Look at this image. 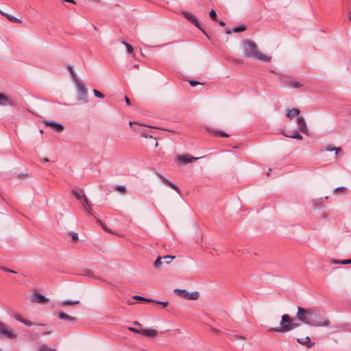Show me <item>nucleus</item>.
Instances as JSON below:
<instances>
[{
    "label": "nucleus",
    "mask_w": 351,
    "mask_h": 351,
    "mask_svg": "<svg viewBox=\"0 0 351 351\" xmlns=\"http://www.w3.org/2000/svg\"><path fill=\"white\" fill-rule=\"evenodd\" d=\"M199 158H195L191 155L186 154L184 155H179L177 156V159L180 161L182 163L186 165L189 162H193L197 160Z\"/></svg>",
    "instance_id": "9"
},
{
    "label": "nucleus",
    "mask_w": 351,
    "mask_h": 351,
    "mask_svg": "<svg viewBox=\"0 0 351 351\" xmlns=\"http://www.w3.org/2000/svg\"><path fill=\"white\" fill-rule=\"evenodd\" d=\"M297 123L299 127V130L303 134H308V128L306 124V121L303 117H299L297 119Z\"/></svg>",
    "instance_id": "11"
},
{
    "label": "nucleus",
    "mask_w": 351,
    "mask_h": 351,
    "mask_svg": "<svg viewBox=\"0 0 351 351\" xmlns=\"http://www.w3.org/2000/svg\"><path fill=\"white\" fill-rule=\"evenodd\" d=\"M300 114V110L297 108H293L291 110H289L287 112V116L290 119H292L295 117L298 116Z\"/></svg>",
    "instance_id": "21"
},
{
    "label": "nucleus",
    "mask_w": 351,
    "mask_h": 351,
    "mask_svg": "<svg viewBox=\"0 0 351 351\" xmlns=\"http://www.w3.org/2000/svg\"><path fill=\"white\" fill-rule=\"evenodd\" d=\"M130 331H132L134 332H136V333H140L141 334V330H138V329H136L135 328H129Z\"/></svg>",
    "instance_id": "44"
},
{
    "label": "nucleus",
    "mask_w": 351,
    "mask_h": 351,
    "mask_svg": "<svg viewBox=\"0 0 351 351\" xmlns=\"http://www.w3.org/2000/svg\"><path fill=\"white\" fill-rule=\"evenodd\" d=\"M79 303H80V302L78 300H75V301L64 300L62 302V306H73V305L78 304Z\"/></svg>",
    "instance_id": "26"
},
{
    "label": "nucleus",
    "mask_w": 351,
    "mask_h": 351,
    "mask_svg": "<svg viewBox=\"0 0 351 351\" xmlns=\"http://www.w3.org/2000/svg\"><path fill=\"white\" fill-rule=\"evenodd\" d=\"M333 150H335L336 152V154H337L340 151V148L339 147H334Z\"/></svg>",
    "instance_id": "48"
},
{
    "label": "nucleus",
    "mask_w": 351,
    "mask_h": 351,
    "mask_svg": "<svg viewBox=\"0 0 351 351\" xmlns=\"http://www.w3.org/2000/svg\"><path fill=\"white\" fill-rule=\"evenodd\" d=\"M72 239H73V241L77 240L78 239L77 234L75 233V232L72 233Z\"/></svg>",
    "instance_id": "45"
},
{
    "label": "nucleus",
    "mask_w": 351,
    "mask_h": 351,
    "mask_svg": "<svg viewBox=\"0 0 351 351\" xmlns=\"http://www.w3.org/2000/svg\"><path fill=\"white\" fill-rule=\"evenodd\" d=\"M0 336L9 339H14L16 338L17 335L12 330L8 328L4 323L1 322L0 323Z\"/></svg>",
    "instance_id": "5"
},
{
    "label": "nucleus",
    "mask_w": 351,
    "mask_h": 351,
    "mask_svg": "<svg viewBox=\"0 0 351 351\" xmlns=\"http://www.w3.org/2000/svg\"><path fill=\"white\" fill-rule=\"evenodd\" d=\"M45 160V162H48V161H49V160H48L47 158H45V160Z\"/></svg>",
    "instance_id": "53"
},
{
    "label": "nucleus",
    "mask_w": 351,
    "mask_h": 351,
    "mask_svg": "<svg viewBox=\"0 0 351 351\" xmlns=\"http://www.w3.org/2000/svg\"><path fill=\"white\" fill-rule=\"evenodd\" d=\"M244 55L247 58H253L265 62H269L271 57L267 56L258 50L257 45L252 40H245L243 44Z\"/></svg>",
    "instance_id": "2"
},
{
    "label": "nucleus",
    "mask_w": 351,
    "mask_h": 351,
    "mask_svg": "<svg viewBox=\"0 0 351 351\" xmlns=\"http://www.w3.org/2000/svg\"><path fill=\"white\" fill-rule=\"evenodd\" d=\"M68 70H69V71L70 74L71 75V76H72V77H73V80H75V81H76V82H77V75H76L75 72V71H74V70H73V66H68Z\"/></svg>",
    "instance_id": "28"
},
{
    "label": "nucleus",
    "mask_w": 351,
    "mask_h": 351,
    "mask_svg": "<svg viewBox=\"0 0 351 351\" xmlns=\"http://www.w3.org/2000/svg\"><path fill=\"white\" fill-rule=\"evenodd\" d=\"M297 341L300 344L305 346L308 348H312L315 344V343L311 341L309 337H306L305 338H298L297 339Z\"/></svg>",
    "instance_id": "15"
},
{
    "label": "nucleus",
    "mask_w": 351,
    "mask_h": 351,
    "mask_svg": "<svg viewBox=\"0 0 351 351\" xmlns=\"http://www.w3.org/2000/svg\"><path fill=\"white\" fill-rule=\"evenodd\" d=\"M175 292L181 298H186L189 300V293L184 289H176Z\"/></svg>",
    "instance_id": "22"
},
{
    "label": "nucleus",
    "mask_w": 351,
    "mask_h": 351,
    "mask_svg": "<svg viewBox=\"0 0 351 351\" xmlns=\"http://www.w3.org/2000/svg\"><path fill=\"white\" fill-rule=\"evenodd\" d=\"M114 188H115V190L119 192H121L123 193H125L126 192V188L124 186L116 185Z\"/></svg>",
    "instance_id": "33"
},
{
    "label": "nucleus",
    "mask_w": 351,
    "mask_h": 351,
    "mask_svg": "<svg viewBox=\"0 0 351 351\" xmlns=\"http://www.w3.org/2000/svg\"><path fill=\"white\" fill-rule=\"evenodd\" d=\"M326 151H333V148L326 147Z\"/></svg>",
    "instance_id": "51"
},
{
    "label": "nucleus",
    "mask_w": 351,
    "mask_h": 351,
    "mask_svg": "<svg viewBox=\"0 0 351 351\" xmlns=\"http://www.w3.org/2000/svg\"><path fill=\"white\" fill-rule=\"evenodd\" d=\"M77 97L78 99L80 101H86V96H87V92L86 88L84 84L77 81Z\"/></svg>",
    "instance_id": "7"
},
{
    "label": "nucleus",
    "mask_w": 351,
    "mask_h": 351,
    "mask_svg": "<svg viewBox=\"0 0 351 351\" xmlns=\"http://www.w3.org/2000/svg\"><path fill=\"white\" fill-rule=\"evenodd\" d=\"M344 190V188L343 187H338V188H336L335 189V191H343Z\"/></svg>",
    "instance_id": "49"
},
{
    "label": "nucleus",
    "mask_w": 351,
    "mask_h": 351,
    "mask_svg": "<svg viewBox=\"0 0 351 351\" xmlns=\"http://www.w3.org/2000/svg\"><path fill=\"white\" fill-rule=\"evenodd\" d=\"M0 105L1 106H14V101L10 99L6 95L0 93Z\"/></svg>",
    "instance_id": "12"
},
{
    "label": "nucleus",
    "mask_w": 351,
    "mask_h": 351,
    "mask_svg": "<svg viewBox=\"0 0 351 351\" xmlns=\"http://www.w3.org/2000/svg\"><path fill=\"white\" fill-rule=\"evenodd\" d=\"M182 14L188 21H189L192 24H193L195 27H197L202 32H204L206 35V36L208 38H210L209 36L206 34V32L202 29L196 16H195L194 15L191 14V13H189L188 12H183Z\"/></svg>",
    "instance_id": "6"
},
{
    "label": "nucleus",
    "mask_w": 351,
    "mask_h": 351,
    "mask_svg": "<svg viewBox=\"0 0 351 351\" xmlns=\"http://www.w3.org/2000/svg\"><path fill=\"white\" fill-rule=\"evenodd\" d=\"M239 338L241 339H246V338L243 336H239Z\"/></svg>",
    "instance_id": "52"
},
{
    "label": "nucleus",
    "mask_w": 351,
    "mask_h": 351,
    "mask_svg": "<svg viewBox=\"0 0 351 351\" xmlns=\"http://www.w3.org/2000/svg\"><path fill=\"white\" fill-rule=\"evenodd\" d=\"M14 317H15V319H16V320L19 321L20 322H22V320H23V317H21V315H18V314H17V315H15Z\"/></svg>",
    "instance_id": "43"
},
{
    "label": "nucleus",
    "mask_w": 351,
    "mask_h": 351,
    "mask_svg": "<svg viewBox=\"0 0 351 351\" xmlns=\"http://www.w3.org/2000/svg\"><path fill=\"white\" fill-rule=\"evenodd\" d=\"M141 334L148 337H155L158 335V332L155 329H143L141 330Z\"/></svg>",
    "instance_id": "16"
},
{
    "label": "nucleus",
    "mask_w": 351,
    "mask_h": 351,
    "mask_svg": "<svg viewBox=\"0 0 351 351\" xmlns=\"http://www.w3.org/2000/svg\"><path fill=\"white\" fill-rule=\"evenodd\" d=\"M125 101L126 104L128 106H130L131 105V101H130V99L127 96L125 97Z\"/></svg>",
    "instance_id": "46"
},
{
    "label": "nucleus",
    "mask_w": 351,
    "mask_h": 351,
    "mask_svg": "<svg viewBox=\"0 0 351 351\" xmlns=\"http://www.w3.org/2000/svg\"><path fill=\"white\" fill-rule=\"evenodd\" d=\"M58 317L61 319L69 321V322H73L77 319L76 317L70 316L63 312L58 313Z\"/></svg>",
    "instance_id": "19"
},
{
    "label": "nucleus",
    "mask_w": 351,
    "mask_h": 351,
    "mask_svg": "<svg viewBox=\"0 0 351 351\" xmlns=\"http://www.w3.org/2000/svg\"><path fill=\"white\" fill-rule=\"evenodd\" d=\"M158 176H159L160 179L161 180V181L164 184H167L168 186L171 187V189L175 190L176 192L180 193V189L178 188V186L176 184H173V182H171V181L167 180L166 178H165L161 174L158 175Z\"/></svg>",
    "instance_id": "13"
},
{
    "label": "nucleus",
    "mask_w": 351,
    "mask_h": 351,
    "mask_svg": "<svg viewBox=\"0 0 351 351\" xmlns=\"http://www.w3.org/2000/svg\"><path fill=\"white\" fill-rule=\"evenodd\" d=\"M211 133L214 136H220V137H228L229 136V135L228 134H226V132L219 131V130L212 131Z\"/></svg>",
    "instance_id": "24"
},
{
    "label": "nucleus",
    "mask_w": 351,
    "mask_h": 351,
    "mask_svg": "<svg viewBox=\"0 0 351 351\" xmlns=\"http://www.w3.org/2000/svg\"><path fill=\"white\" fill-rule=\"evenodd\" d=\"M39 350L40 351H55L54 349H51V348H49L48 346H47L46 345H43L42 346H40Z\"/></svg>",
    "instance_id": "37"
},
{
    "label": "nucleus",
    "mask_w": 351,
    "mask_h": 351,
    "mask_svg": "<svg viewBox=\"0 0 351 351\" xmlns=\"http://www.w3.org/2000/svg\"><path fill=\"white\" fill-rule=\"evenodd\" d=\"M158 176H159L160 179L161 180V181L164 184H167L168 186L171 187V189L175 190L176 192L180 193V189L178 188V186L176 184H173V182H171V181L167 180L166 178H165L161 174L158 175Z\"/></svg>",
    "instance_id": "14"
},
{
    "label": "nucleus",
    "mask_w": 351,
    "mask_h": 351,
    "mask_svg": "<svg viewBox=\"0 0 351 351\" xmlns=\"http://www.w3.org/2000/svg\"><path fill=\"white\" fill-rule=\"evenodd\" d=\"M2 322H0V323H1Z\"/></svg>",
    "instance_id": "56"
},
{
    "label": "nucleus",
    "mask_w": 351,
    "mask_h": 351,
    "mask_svg": "<svg viewBox=\"0 0 351 351\" xmlns=\"http://www.w3.org/2000/svg\"><path fill=\"white\" fill-rule=\"evenodd\" d=\"M199 294L197 291L189 293V300H197L198 299Z\"/></svg>",
    "instance_id": "30"
},
{
    "label": "nucleus",
    "mask_w": 351,
    "mask_h": 351,
    "mask_svg": "<svg viewBox=\"0 0 351 351\" xmlns=\"http://www.w3.org/2000/svg\"><path fill=\"white\" fill-rule=\"evenodd\" d=\"M63 1H65V2H69V3H75V1L74 0H62Z\"/></svg>",
    "instance_id": "50"
},
{
    "label": "nucleus",
    "mask_w": 351,
    "mask_h": 351,
    "mask_svg": "<svg viewBox=\"0 0 351 351\" xmlns=\"http://www.w3.org/2000/svg\"><path fill=\"white\" fill-rule=\"evenodd\" d=\"M82 199H83V201H84V204H85V205H84V209H85L87 212H89V210H90L91 208H90V202H89V201H88V198H87V197H86L84 194H83V195H82Z\"/></svg>",
    "instance_id": "23"
},
{
    "label": "nucleus",
    "mask_w": 351,
    "mask_h": 351,
    "mask_svg": "<svg viewBox=\"0 0 351 351\" xmlns=\"http://www.w3.org/2000/svg\"><path fill=\"white\" fill-rule=\"evenodd\" d=\"M175 258V256L167 255L163 257H162V259H164L166 263H169L171 260Z\"/></svg>",
    "instance_id": "36"
},
{
    "label": "nucleus",
    "mask_w": 351,
    "mask_h": 351,
    "mask_svg": "<svg viewBox=\"0 0 351 351\" xmlns=\"http://www.w3.org/2000/svg\"><path fill=\"white\" fill-rule=\"evenodd\" d=\"M283 135L287 136V137L292 138H295V139H298V140H302L303 139L302 136L301 134H300L296 130L293 131L290 134H287L283 133Z\"/></svg>",
    "instance_id": "20"
},
{
    "label": "nucleus",
    "mask_w": 351,
    "mask_h": 351,
    "mask_svg": "<svg viewBox=\"0 0 351 351\" xmlns=\"http://www.w3.org/2000/svg\"><path fill=\"white\" fill-rule=\"evenodd\" d=\"M189 84L191 86H195L196 85L199 84V83L195 80H190Z\"/></svg>",
    "instance_id": "42"
},
{
    "label": "nucleus",
    "mask_w": 351,
    "mask_h": 351,
    "mask_svg": "<svg viewBox=\"0 0 351 351\" xmlns=\"http://www.w3.org/2000/svg\"><path fill=\"white\" fill-rule=\"evenodd\" d=\"M209 16L213 21H217V16L216 12L214 10H211L209 12Z\"/></svg>",
    "instance_id": "32"
},
{
    "label": "nucleus",
    "mask_w": 351,
    "mask_h": 351,
    "mask_svg": "<svg viewBox=\"0 0 351 351\" xmlns=\"http://www.w3.org/2000/svg\"><path fill=\"white\" fill-rule=\"evenodd\" d=\"M21 322L27 326H31L34 325V324L32 322H30L28 319H26L25 318L23 319Z\"/></svg>",
    "instance_id": "39"
},
{
    "label": "nucleus",
    "mask_w": 351,
    "mask_h": 351,
    "mask_svg": "<svg viewBox=\"0 0 351 351\" xmlns=\"http://www.w3.org/2000/svg\"><path fill=\"white\" fill-rule=\"evenodd\" d=\"M219 23V24L221 25V26H225L226 25V23L225 22H223V21H217Z\"/></svg>",
    "instance_id": "47"
},
{
    "label": "nucleus",
    "mask_w": 351,
    "mask_h": 351,
    "mask_svg": "<svg viewBox=\"0 0 351 351\" xmlns=\"http://www.w3.org/2000/svg\"><path fill=\"white\" fill-rule=\"evenodd\" d=\"M331 263H334V264H342V265L351 264V258L347 259V260H342V261H338V260L333 259V260H332Z\"/></svg>",
    "instance_id": "25"
},
{
    "label": "nucleus",
    "mask_w": 351,
    "mask_h": 351,
    "mask_svg": "<svg viewBox=\"0 0 351 351\" xmlns=\"http://www.w3.org/2000/svg\"><path fill=\"white\" fill-rule=\"evenodd\" d=\"M73 193L77 199L80 200L82 199V195L81 194L80 192L77 191V190L73 191Z\"/></svg>",
    "instance_id": "38"
},
{
    "label": "nucleus",
    "mask_w": 351,
    "mask_h": 351,
    "mask_svg": "<svg viewBox=\"0 0 351 351\" xmlns=\"http://www.w3.org/2000/svg\"><path fill=\"white\" fill-rule=\"evenodd\" d=\"M350 20L351 21V15H350Z\"/></svg>",
    "instance_id": "55"
},
{
    "label": "nucleus",
    "mask_w": 351,
    "mask_h": 351,
    "mask_svg": "<svg viewBox=\"0 0 351 351\" xmlns=\"http://www.w3.org/2000/svg\"><path fill=\"white\" fill-rule=\"evenodd\" d=\"M44 123L46 126H49L52 128L54 130H56L58 132H61L64 130V126L60 123H58L52 121H45Z\"/></svg>",
    "instance_id": "10"
},
{
    "label": "nucleus",
    "mask_w": 351,
    "mask_h": 351,
    "mask_svg": "<svg viewBox=\"0 0 351 351\" xmlns=\"http://www.w3.org/2000/svg\"><path fill=\"white\" fill-rule=\"evenodd\" d=\"M103 229L107 231V228L105 226H103Z\"/></svg>",
    "instance_id": "54"
},
{
    "label": "nucleus",
    "mask_w": 351,
    "mask_h": 351,
    "mask_svg": "<svg viewBox=\"0 0 351 351\" xmlns=\"http://www.w3.org/2000/svg\"><path fill=\"white\" fill-rule=\"evenodd\" d=\"M1 269L5 271V272H10V273H14V274H16V271L12 270V269H8V267H1Z\"/></svg>",
    "instance_id": "40"
},
{
    "label": "nucleus",
    "mask_w": 351,
    "mask_h": 351,
    "mask_svg": "<svg viewBox=\"0 0 351 351\" xmlns=\"http://www.w3.org/2000/svg\"><path fill=\"white\" fill-rule=\"evenodd\" d=\"M162 257H158L154 263V266L156 268L159 267L162 264Z\"/></svg>",
    "instance_id": "34"
},
{
    "label": "nucleus",
    "mask_w": 351,
    "mask_h": 351,
    "mask_svg": "<svg viewBox=\"0 0 351 351\" xmlns=\"http://www.w3.org/2000/svg\"><path fill=\"white\" fill-rule=\"evenodd\" d=\"M298 326L299 324L294 322L289 315L284 314L282 316L280 326L276 328H271L268 331L271 332H287Z\"/></svg>",
    "instance_id": "3"
},
{
    "label": "nucleus",
    "mask_w": 351,
    "mask_h": 351,
    "mask_svg": "<svg viewBox=\"0 0 351 351\" xmlns=\"http://www.w3.org/2000/svg\"><path fill=\"white\" fill-rule=\"evenodd\" d=\"M132 298L134 300L145 301V302H152V299L146 298H144V297H142V296H139V295H134V296H133Z\"/></svg>",
    "instance_id": "27"
},
{
    "label": "nucleus",
    "mask_w": 351,
    "mask_h": 351,
    "mask_svg": "<svg viewBox=\"0 0 351 351\" xmlns=\"http://www.w3.org/2000/svg\"><path fill=\"white\" fill-rule=\"evenodd\" d=\"M279 80L283 84L295 88H299L302 86L301 83L293 79L291 76L289 75H280Z\"/></svg>",
    "instance_id": "4"
},
{
    "label": "nucleus",
    "mask_w": 351,
    "mask_h": 351,
    "mask_svg": "<svg viewBox=\"0 0 351 351\" xmlns=\"http://www.w3.org/2000/svg\"><path fill=\"white\" fill-rule=\"evenodd\" d=\"M152 303H154L156 304H160L162 306V308H166L169 305L168 302H160L156 300H152Z\"/></svg>",
    "instance_id": "29"
},
{
    "label": "nucleus",
    "mask_w": 351,
    "mask_h": 351,
    "mask_svg": "<svg viewBox=\"0 0 351 351\" xmlns=\"http://www.w3.org/2000/svg\"><path fill=\"white\" fill-rule=\"evenodd\" d=\"M246 29H247V26L245 25H243L241 26L235 27L232 30L228 29L226 31V33L228 34H231L232 32L239 33V32L246 30Z\"/></svg>",
    "instance_id": "18"
},
{
    "label": "nucleus",
    "mask_w": 351,
    "mask_h": 351,
    "mask_svg": "<svg viewBox=\"0 0 351 351\" xmlns=\"http://www.w3.org/2000/svg\"><path fill=\"white\" fill-rule=\"evenodd\" d=\"M0 14L5 16L9 21L12 23H21V20L19 19H17L13 16L10 15L9 14H7L5 12H3L0 10Z\"/></svg>",
    "instance_id": "17"
},
{
    "label": "nucleus",
    "mask_w": 351,
    "mask_h": 351,
    "mask_svg": "<svg viewBox=\"0 0 351 351\" xmlns=\"http://www.w3.org/2000/svg\"><path fill=\"white\" fill-rule=\"evenodd\" d=\"M93 93H94L95 96L98 98H101V99L104 98V95L96 89L93 90Z\"/></svg>",
    "instance_id": "35"
},
{
    "label": "nucleus",
    "mask_w": 351,
    "mask_h": 351,
    "mask_svg": "<svg viewBox=\"0 0 351 351\" xmlns=\"http://www.w3.org/2000/svg\"><path fill=\"white\" fill-rule=\"evenodd\" d=\"M18 178L19 179H25L28 177L27 173H20L18 175Z\"/></svg>",
    "instance_id": "41"
},
{
    "label": "nucleus",
    "mask_w": 351,
    "mask_h": 351,
    "mask_svg": "<svg viewBox=\"0 0 351 351\" xmlns=\"http://www.w3.org/2000/svg\"><path fill=\"white\" fill-rule=\"evenodd\" d=\"M314 313L313 308H304L302 307H298L297 318L310 326L315 327H327L330 325V322L328 319L320 318L318 321L311 322L310 317Z\"/></svg>",
    "instance_id": "1"
},
{
    "label": "nucleus",
    "mask_w": 351,
    "mask_h": 351,
    "mask_svg": "<svg viewBox=\"0 0 351 351\" xmlns=\"http://www.w3.org/2000/svg\"><path fill=\"white\" fill-rule=\"evenodd\" d=\"M32 302L38 303V304H46L48 302L49 300L45 296L41 295L40 293L38 292H35L32 295L31 299Z\"/></svg>",
    "instance_id": "8"
},
{
    "label": "nucleus",
    "mask_w": 351,
    "mask_h": 351,
    "mask_svg": "<svg viewBox=\"0 0 351 351\" xmlns=\"http://www.w3.org/2000/svg\"><path fill=\"white\" fill-rule=\"evenodd\" d=\"M122 44L125 45L126 49H127V51L129 53H132L134 51V48H133V47L130 44H129V43H126L125 41H123Z\"/></svg>",
    "instance_id": "31"
}]
</instances>
